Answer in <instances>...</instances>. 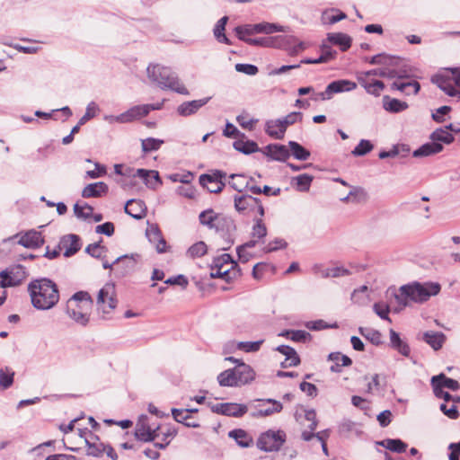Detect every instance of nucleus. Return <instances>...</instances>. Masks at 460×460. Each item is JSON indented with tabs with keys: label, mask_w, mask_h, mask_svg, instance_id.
Instances as JSON below:
<instances>
[{
	"label": "nucleus",
	"mask_w": 460,
	"mask_h": 460,
	"mask_svg": "<svg viewBox=\"0 0 460 460\" xmlns=\"http://www.w3.org/2000/svg\"><path fill=\"white\" fill-rule=\"evenodd\" d=\"M28 292L31 305L38 310H49L59 301L58 286L47 278L31 280L28 285Z\"/></svg>",
	"instance_id": "f257e3e1"
},
{
	"label": "nucleus",
	"mask_w": 460,
	"mask_h": 460,
	"mask_svg": "<svg viewBox=\"0 0 460 460\" xmlns=\"http://www.w3.org/2000/svg\"><path fill=\"white\" fill-rule=\"evenodd\" d=\"M148 78L162 90H172L182 95H189L190 92L180 81L177 74L170 67L161 65H150L147 69Z\"/></svg>",
	"instance_id": "f03ea898"
},
{
	"label": "nucleus",
	"mask_w": 460,
	"mask_h": 460,
	"mask_svg": "<svg viewBox=\"0 0 460 460\" xmlns=\"http://www.w3.org/2000/svg\"><path fill=\"white\" fill-rule=\"evenodd\" d=\"M93 305L88 292L78 291L67 300L66 314L75 324L85 327L90 322Z\"/></svg>",
	"instance_id": "7ed1b4c3"
},
{
	"label": "nucleus",
	"mask_w": 460,
	"mask_h": 460,
	"mask_svg": "<svg viewBox=\"0 0 460 460\" xmlns=\"http://www.w3.org/2000/svg\"><path fill=\"white\" fill-rule=\"evenodd\" d=\"M255 377V372L247 364L238 363L234 368L221 372L217 381L221 386L236 387L244 385Z\"/></svg>",
	"instance_id": "20e7f679"
},
{
	"label": "nucleus",
	"mask_w": 460,
	"mask_h": 460,
	"mask_svg": "<svg viewBox=\"0 0 460 460\" xmlns=\"http://www.w3.org/2000/svg\"><path fill=\"white\" fill-rule=\"evenodd\" d=\"M431 82L448 96L460 99V67L445 68L434 75Z\"/></svg>",
	"instance_id": "39448f33"
},
{
	"label": "nucleus",
	"mask_w": 460,
	"mask_h": 460,
	"mask_svg": "<svg viewBox=\"0 0 460 460\" xmlns=\"http://www.w3.org/2000/svg\"><path fill=\"white\" fill-rule=\"evenodd\" d=\"M409 293L410 298L412 303L422 304L428 301L431 296H437L440 290L441 286L438 282H418L413 281L411 283L406 284Z\"/></svg>",
	"instance_id": "423d86ee"
},
{
	"label": "nucleus",
	"mask_w": 460,
	"mask_h": 460,
	"mask_svg": "<svg viewBox=\"0 0 460 460\" xmlns=\"http://www.w3.org/2000/svg\"><path fill=\"white\" fill-rule=\"evenodd\" d=\"M96 303L102 317L104 319L109 318L111 312L117 306L116 289L113 283H106L100 289Z\"/></svg>",
	"instance_id": "0eeeda50"
},
{
	"label": "nucleus",
	"mask_w": 460,
	"mask_h": 460,
	"mask_svg": "<svg viewBox=\"0 0 460 460\" xmlns=\"http://www.w3.org/2000/svg\"><path fill=\"white\" fill-rule=\"evenodd\" d=\"M234 206L236 211L243 215H249L255 209H257L261 217L265 214L261 201L249 194L241 193L234 195Z\"/></svg>",
	"instance_id": "6e6552de"
},
{
	"label": "nucleus",
	"mask_w": 460,
	"mask_h": 460,
	"mask_svg": "<svg viewBox=\"0 0 460 460\" xmlns=\"http://www.w3.org/2000/svg\"><path fill=\"white\" fill-rule=\"evenodd\" d=\"M286 441V433L282 430H268L257 440L258 447L265 452L278 451Z\"/></svg>",
	"instance_id": "1a4fd4ad"
},
{
	"label": "nucleus",
	"mask_w": 460,
	"mask_h": 460,
	"mask_svg": "<svg viewBox=\"0 0 460 460\" xmlns=\"http://www.w3.org/2000/svg\"><path fill=\"white\" fill-rule=\"evenodd\" d=\"M26 277V270L22 265L7 268L0 272V288L19 286Z\"/></svg>",
	"instance_id": "9d476101"
},
{
	"label": "nucleus",
	"mask_w": 460,
	"mask_h": 460,
	"mask_svg": "<svg viewBox=\"0 0 460 460\" xmlns=\"http://www.w3.org/2000/svg\"><path fill=\"white\" fill-rule=\"evenodd\" d=\"M148 115V108L146 106L142 105H136L131 108H129L128 111H126L123 113H120L119 115L114 116H105V120L109 121L110 123H130L136 119H139L143 117H146Z\"/></svg>",
	"instance_id": "9b49d317"
},
{
	"label": "nucleus",
	"mask_w": 460,
	"mask_h": 460,
	"mask_svg": "<svg viewBox=\"0 0 460 460\" xmlns=\"http://www.w3.org/2000/svg\"><path fill=\"white\" fill-rule=\"evenodd\" d=\"M123 176L126 177H139L144 180L148 188L155 189L158 185L162 184L159 173L157 171L146 170V169H133L131 167H125Z\"/></svg>",
	"instance_id": "f8f14e48"
},
{
	"label": "nucleus",
	"mask_w": 460,
	"mask_h": 460,
	"mask_svg": "<svg viewBox=\"0 0 460 460\" xmlns=\"http://www.w3.org/2000/svg\"><path fill=\"white\" fill-rule=\"evenodd\" d=\"M226 173L222 171H216L212 174H202L199 176V183L211 193H219L226 186L224 180Z\"/></svg>",
	"instance_id": "ddd939ff"
},
{
	"label": "nucleus",
	"mask_w": 460,
	"mask_h": 460,
	"mask_svg": "<svg viewBox=\"0 0 460 460\" xmlns=\"http://www.w3.org/2000/svg\"><path fill=\"white\" fill-rule=\"evenodd\" d=\"M212 411L219 414L238 418L244 415L247 412L248 408L245 404L224 402L214 405L212 407Z\"/></svg>",
	"instance_id": "4468645a"
},
{
	"label": "nucleus",
	"mask_w": 460,
	"mask_h": 460,
	"mask_svg": "<svg viewBox=\"0 0 460 460\" xmlns=\"http://www.w3.org/2000/svg\"><path fill=\"white\" fill-rule=\"evenodd\" d=\"M321 55L318 58H304L301 60L303 64H322L333 60L337 56V51L332 49L330 44L325 40L320 46Z\"/></svg>",
	"instance_id": "2eb2a0df"
},
{
	"label": "nucleus",
	"mask_w": 460,
	"mask_h": 460,
	"mask_svg": "<svg viewBox=\"0 0 460 460\" xmlns=\"http://www.w3.org/2000/svg\"><path fill=\"white\" fill-rule=\"evenodd\" d=\"M59 246L64 250L65 257L73 256L81 249L80 238L73 234L65 235L62 237Z\"/></svg>",
	"instance_id": "dca6fc26"
},
{
	"label": "nucleus",
	"mask_w": 460,
	"mask_h": 460,
	"mask_svg": "<svg viewBox=\"0 0 460 460\" xmlns=\"http://www.w3.org/2000/svg\"><path fill=\"white\" fill-rule=\"evenodd\" d=\"M356 88L357 84L355 82L347 79L336 80L326 86V95H329L331 100L335 93L350 92Z\"/></svg>",
	"instance_id": "f3484780"
},
{
	"label": "nucleus",
	"mask_w": 460,
	"mask_h": 460,
	"mask_svg": "<svg viewBox=\"0 0 460 460\" xmlns=\"http://www.w3.org/2000/svg\"><path fill=\"white\" fill-rule=\"evenodd\" d=\"M210 97L184 102L177 107V112L180 116L188 117L195 114L200 108L206 105Z\"/></svg>",
	"instance_id": "a211bd4d"
},
{
	"label": "nucleus",
	"mask_w": 460,
	"mask_h": 460,
	"mask_svg": "<svg viewBox=\"0 0 460 460\" xmlns=\"http://www.w3.org/2000/svg\"><path fill=\"white\" fill-rule=\"evenodd\" d=\"M366 76H380L386 78H404L406 75V72L403 69L399 68H389V67H382V68H375L366 72H360Z\"/></svg>",
	"instance_id": "6ab92c4d"
},
{
	"label": "nucleus",
	"mask_w": 460,
	"mask_h": 460,
	"mask_svg": "<svg viewBox=\"0 0 460 460\" xmlns=\"http://www.w3.org/2000/svg\"><path fill=\"white\" fill-rule=\"evenodd\" d=\"M357 79L359 84L367 91V93L372 94L376 97L381 94V92L385 89V84L379 80H374L370 82L367 76L358 73Z\"/></svg>",
	"instance_id": "aec40b11"
},
{
	"label": "nucleus",
	"mask_w": 460,
	"mask_h": 460,
	"mask_svg": "<svg viewBox=\"0 0 460 460\" xmlns=\"http://www.w3.org/2000/svg\"><path fill=\"white\" fill-rule=\"evenodd\" d=\"M214 230L222 237H229L232 234V233L235 231V225L231 217L220 214L216 222Z\"/></svg>",
	"instance_id": "412c9836"
},
{
	"label": "nucleus",
	"mask_w": 460,
	"mask_h": 460,
	"mask_svg": "<svg viewBox=\"0 0 460 460\" xmlns=\"http://www.w3.org/2000/svg\"><path fill=\"white\" fill-rule=\"evenodd\" d=\"M125 212L135 219H142L146 215V206L141 199H129L125 205Z\"/></svg>",
	"instance_id": "4be33fe9"
},
{
	"label": "nucleus",
	"mask_w": 460,
	"mask_h": 460,
	"mask_svg": "<svg viewBox=\"0 0 460 460\" xmlns=\"http://www.w3.org/2000/svg\"><path fill=\"white\" fill-rule=\"evenodd\" d=\"M148 418L142 415L136 425L135 437L137 439L143 442L154 441V437L151 436V428L147 423Z\"/></svg>",
	"instance_id": "5701e85b"
},
{
	"label": "nucleus",
	"mask_w": 460,
	"mask_h": 460,
	"mask_svg": "<svg viewBox=\"0 0 460 460\" xmlns=\"http://www.w3.org/2000/svg\"><path fill=\"white\" fill-rule=\"evenodd\" d=\"M264 154L270 157L272 160L284 162L286 161L290 154L288 147L280 144H270L265 147Z\"/></svg>",
	"instance_id": "b1692460"
},
{
	"label": "nucleus",
	"mask_w": 460,
	"mask_h": 460,
	"mask_svg": "<svg viewBox=\"0 0 460 460\" xmlns=\"http://www.w3.org/2000/svg\"><path fill=\"white\" fill-rule=\"evenodd\" d=\"M326 41L338 46L341 51H347L351 46L352 39L343 32H330L327 34Z\"/></svg>",
	"instance_id": "393cba45"
},
{
	"label": "nucleus",
	"mask_w": 460,
	"mask_h": 460,
	"mask_svg": "<svg viewBox=\"0 0 460 460\" xmlns=\"http://www.w3.org/2000/svg\"><path fill=\"white\" fill-rule=\"evenodd\" d=\"M430 385L432 387H437L438 385V388H447L451 391H458L460 389V384L457 380L449 378L443 373L432 376Z\"/></svg>",
	"instance_id": "a878e982"
},
{
	"label": "nucleus",
	"mask_w": 460,
	"mask_h": 460,
	"mask_svg": "<svg viewBox=\"0 0 460 460\" xmlns=\"http://www.w3.org/2000/svg\"><path fill=\"white\" fill-rule=\"evenodd\" d=\"M18 243L26 248H37L43 243V238L40 232L30 230L20 237Z\"/></svg>",
	"instance_id": "bb28decb"
},
{
	"label": "nucleus",
	"mask_w": 460,
	"mask_h": 460,
	"mask_svg": "<svg viewBox=\"0 0 460 460\" xmlns=\"http://www.w3.org/2000/svg\"><path fill=\"white\" fill-rule=\"evenodd\" d=\"M108 185L103 181H98L86 185L83 191V198H99L105 195L108 192Z\"/></svg>",
	"instance_id": "cd10ccee"
},
{
	"label": "nucleus",
	"mask_w": 460,
	"mask_h": 460,
	"mask_svg": "<svg viewBox=\"0 0 460 460\" xmlns=\"http://www.w3.org/2000/svg\"><path fill=\"white\" fill-rule=\"evenodd\" d=\"M114 264H116L115 270L118 272V274L124 276L135 268V255L120 256L114 261Z\"/></svg>",
	"instance_id": "c85d7f7f"
},
{
	"label": "nucleus",
	"mask_w": 460,
	"mask_h": 460,
	"mask_svg": "<svg viewBox=\"0 0 460 460\" xmlns=\"http://www.w3.org/2000/svg\"><path fill=\"white\" fill-rule=\"evenodd\" d=\"M328 359L333 362L330 367V370L333 373H340L342 367H349L352 364V360L348 356L340 352L330 353Z\"/></svg>",
	"instance_id": "c756f323"
},
{
	"label": "nucleus",
	"mask_w": 460,
	"mask_h": 460,
	"mask_svg": "<svg viewBox=\"0 0 460 460\" xmlns=\"http://www.w3.org/2000/svg\"><path fill=\"white\" fill-rule=\"evenodd\" d=\"M408 107L409 105L406 102H402L395 98H391L388 95H385L383 97V108L390 113L402 112L407 110Z\"/></svg>",
	"instance_id": "7c9ffc66"
},
{
	"label": "nucleus",
	"mask_w": 460,
	"mask_h": 460,
	"mask_svg": "<svg viewBox=\"0 0 460 460\" xmlns=\"http://www.w3.org/2000/svg\"><path fill=\"white\" fill-rule=\"evenodd\" d=\"M444 149L441 143L431 141L416 149L412 155L414 157H425L440 153Z\"/></svg>",
	"instance_id": "2f4dec72"
},
{
	"label": "nucleus",
	"mask_w": 460,
	"mask_h": 460,
	"mask_svg": "<svg viewBox=\"0 0 460 460\" xmlns=\"http://www.w3.org/2000/svg\"><path fill=\"white\" fill-rule=\"evenodd\" d=\"M265 131L275 139H282L286 132L279 119L266 121Z\"/></svg>",
	"instance_id": "473e14b6"
},
{
	"label": "nucleus",
	"mask_w": 460,
	"mask_h": 460,
	"mask_svg": "<svg viewBox=\"0 0 460 460\" xmlns=\"http://www.w3.org/2000/svg\"><path fill=\"white\" fill-rule=\"evenodd\" d=\"M296 40L293 36H279V43H281L285 45L286 48H283L284 49L288 50V54L290 56H296L299 52L305 50L306 49V45L305 42L300 41L298 44H296L294 47H289V45L293 42H296Z\"/></svg>",
	"instance_id": "72a5a7b5"
},
{
	"label": "nucleus",
	"mask_w": 460,
	"mask_h": 460,
	"mask_svg": "<svg viewBox=\"0 0 460 460\" xmlns=\"http://www.w3.org/2000/svg\"><path fill=\"white\" fill-rule=\"evenodd\" d=\"M228 185L240 194L249 188V180L244 174H231L227 181Z\"/></svg>",
	"instance_id": "f704fd0d"
},
{
	"label": "nucleus",
	"mask_w": 460,
	"mask_h": 460,
	"mask_svg": "<svg viewBox=\"0 0 460 460\" xmlns=\"http://www.w3.org/2000/svg\"><path fill=\"white\" fill-rule=\"evenodd\" d=\"M314 177L307 173H303L291 178V185L297 191L305 192L308 191Z\"/></svg>",
	"instance_id": "c9c22d12"
},
{
	"label": "nucleus",
	"mask_w": 460,
	"mask_h": 460,
	"mask_svg": "<svg viewBox=\"0 0 460 460\" xmlns=\"http://www.w3.org/2000/svg\"><path fill=\"white\" fill-rule=\"evenodd\" d=\"M367 199V193L362 187H351L349 194L341 198V200L346 203H363Z\"/></svg>",
	"instance_id": "e433bc0d"
},
{
	"label": "nucleus",
	"mask_w": 460,
	"mask_h": 460,
	"mask_svg": "<svg viewBox=\"0 0 460 460\" xmlns=\"http://www.w3.org/2000/svg\"><path fill=\"white\" fill-rule=\"evenodd\" d=\"M227 22H228L227 16H223L222 18H220L217 22V23L213 29V34L218 42L225 43L226 45H232V41L225 34L226 25Z\"/></svg>",
	"instance_id": "4c0bfd02"
},
{
	"label": "nucleus",
	"mask_w": 460,
	"mask_h": 460,
	"mask_svg": "<svg viewBox=\"0 0 460 460\" xmlns=\"http://www.w3.org/2000/svg\"><path fill=\"white\" fill-rule=\"evenodd\" d=\"M390 343L392 348L396 349L402 356L408 357L410 355L411 349L409 345L403 341L399 334L393 329L390 330Z\"/></svg>",
	"instance_id": "58836bf2"
},
{
	"label": "nucleus",
	"mask_w": 460,
	"mask_h": 460,
	"mask_svg": "<svg viewBox=\"0 0 460 460\" xmlns=\"http://www.w3.org/2000/svg\"><path fill=\"white\" fill-rule=\"evenodd\" d=\"M377 445L398 454L405 452L408 447V445L399 438H386L382 441H378Z\"/></svg>",
	"instance_id": "ea45409f"
},
{
	"label": "nucleus",
	"mask_w": 460,
	"mask_h": 460,
	"mask_svg": "<svg viewBox=\"0 0 460 460\" xmlns=\"http://www.w3.org/2000/svg\"><path fill=\"white\" fill-rule=\"evenodd\" d=\"M228 436L234 439L237 445L242 447H249L252 444V437L243 429H233L229 431Z\"/></svg>",
	"instance_id": "a19ab883"
},
{
	"label": "nucleus",
	"mask_w": 460,
	"mask_h": 460,
	"mask_svg": "<svg viewBox=\"0 0 460 460\" xmlns=\"http://www.w3.org/2000/svg\"><path fill=\"white\" fill-rule=\"evenodd\" d=\"M423 340L435 350L439 349L446 340L445 335L438 332H427L423 334Z\"/></svg>",
	"instance_id": "79ce46f5"
},
{
	"label": "nucleus",
	"mask_w": 460,
	"mask_h": 460,
	"mask_svg": "<svg viewBox=\"0 0 460 460\" xmlns=\"http://www.w3.org/2000/svg\"><path fill=\"white\" fill-rule=\"evenodd\" d=\"M346 18L347 14L336 8L328 9L322 14V22L328 24H334L340 21L345 20Z\"/></svg>",
	"instance_id": "37998d69"
},
{
	"label": "nucleus",
	"mask_w": 460,
	"mask_h": 460,
	"mask_svg": "<svg viewBox=\"0 0 460 460\" xmlns=\"http://www.w3.org/2000/svg\"><path fill=\"white\" fill-rule=\"evenodd\" d=\"M406 285L400 287L398 292L394 293V297L399 306V308H395L394 312H399L402 308L410 305L411 300L410 298V293L408 291Z\"/></svg>",
	"instance_id": "c03bdc74"
},
{
	"label": "nucleus",
	"mask_w": 460,
	"mask_h": 460,
	"mask_svg": "<svg viewBox=\"0 0 460 460\" xmlns=\"http://www.w3.org/2000/svg\"><path fill=\"white\" fill-rule=\"evenodd\" d=\"M384 63H383V66L385 67H389V68H401V69H403L405 70V77H409L410 76V72H411V69L409 68V66L405 64L404 60L399 57H394V56H389V55H386L385 54V58H384Z\"/></svg>",
	"instance_id": "a18cd8bd"
},
{
	"label": "nucleus",
	"mask_w": 460,
	"mask_h": 460,
	"mask_svg": "<svg viewBox=\"0 0 460 460\" xmlns=\"http://www.w3.org/2000/svg\"><path fill=\"white\" fill-rule=\"evenodd\" d=\"M261 402H266L268 403H271L272 407H269L266 409H261L257 411L256 412L252 413V417H265L270 416L273 413L280 412L283 409L282 403L274 399H265L260 400Z\"/></svg>",
	"instance_id": "49530a36"
},
{
	"label": "nucleus",
	"mask_w": 460,
	"mask_h": 460,
	"mask_svg": "<svg viewBox=\"0 0 460 460\" xmlns=\"http://www.w3.org/2000/svg\"><path fill=\"white\" fill-rule=\"evenodd\" d=\"M219 215V213H216L213 209L209 208L199 214V220L202 226H207L210 230H214Z\"/></svg>",
	"instance_id": "de8ad7c7"
},
{
	"label": "nucleus",
	"mask_w": 460,
	"mask_h": 460,
	"mask_svg": "<svg viewBox=\"0 0 460 460\" xmlns=\"http://www.w3.org/2000/svg\"><path fill=\"white\" fill-rule=\"evenodd\" d=\"M234 32L240 40L245 42L248 39H250L248 36L259 33L258 24H245L237 26L234 28Z\"/></svg>",
	"instance_id": "09e8293b"
},
{
	"label": "nucleus",
	"mask_w": 460,
	"mask_h": 460,
	"mask_svg": "<svg viewBox=\"0 0 460 460\" xmlns=\"http://www.w3.org/2000/svg\"><path fill=\"white\" fill-rule=\"evenodd\" d=\"M245 43L252 46L274 47V48H286L285 45L279 43V37L273 38H258L248 39Z\"/></svg>",
	"instance_id": "8fccbe9b"
},
{
	"label": "nucleus",
	"mask_w": 460,
	"mask_h": 460,
	"mask_svg": "<svg viewBox=\"0 0 460 460\" xmlns=\"http://www.w3.org/2000/svg\"><path fill=\"white\" fill-rule=\"evenodd\" d=\"M226 266H231L232 268H236L237 264L234 262L232 259V257L227 253H223L218 257H216L213 260L212 265H211V271L212 270H222V267Z\"/></svg>",
	"instance_id": "3c124183"
},
{
	"label": "nucleus",
	"mask_w": 460,
	"mask_h": 460,
	"mask_svg": "<svg viewBox=\"0 0 460 460\" xmlns=\"http://www.w3.org/2000/svg\"><path fill=\"white\" fill-rule=\"evenodd\" d=\"M392 89H396L405 94H410V89H412V93L417 94L420 89V85L417 81H410L406 83L394 82Z\"/></svg>",
	"instance_id": "603ef678"
},
{
	"label": "nucleus",
	"mask_w": 460,
	"mask_h": 460,
	"mask_svg": "<svg viewBox=\"0 0 460 460\" xmlns=\"http://www.w3.org/2000/svg\"><path fill=\"white\" fill-rule=\"evenodd\" d=\"M430 139L432 141H435L436 143L442 142L444 144L449 145L454 142L455 137L451 133H449L443 128H437L435 131L431 133Z\"/></svg>",
	"instance_id": "864d4df0"
},
{
	"label": "nucleus",
	"mask_w": 460,
	"mask_h": 460,
	"mask_svg": "<svg viewBox=\"0 0 460 460\" xmlns=\"http://www.w3.org/2000/svg\"><path fill=\"white\" fill-rule=\"evenodd\" d=\"M288 146L293 156L300 161H305L310 157V152L296 141H289Z\"/></svg>",
	"instance_id": "5fc2aeb1"
},
{
	"label": "nucleus",
	"mask_w": 460,
	"mask_h": 460,
	"mask_svg": "<svg viewBox=\"0 0 460 460\" xmlns=\"http://www.w3.org/2000/svg\"><path fill=\"white\" fill-rule=\"evenodd\" d=\"M238 270L235 268H232L231 266L222 267V270H212L210 272V277L212 279H225L226 281H230L233 278L236 277Z\"/></svg>",
	"instance_id": "6e6d98bb"
},
{
	"label": "nucleus",
	"mask_w": 460,
	"mask_h": 460,
	"mask_svg": "<svg viewBox=\"0 0 460 460\" xmlns=\"http://www.w3.org/2000/svg\"><path fill=\"white\" fill-rule=\"evenodd\" d=\"M358 332L363 337H365L367 340H368L372 344L379 345L382 343V335H381L380 332L374 330V329L364 328V327H359Z\"/></svg>",
	"instance_id": "4d7b16f0"
},
{
	"label": "nucleus",
	"mask_w": 460,
	"mask_h": 460,
	"mask_svg": "<svg viewBox=\"0 0 460 460\" xmlns=\"http://www.w3.org/2000/svg\"><path fill=\"white\" fill-rule=\"evenodd\" d=\"M276 350L286 356L288 360L291 359V363L288 365H299L300 358L295 349L288 345H279L276 348Z\"/></svg>",
	"instance_id": "13d9d810"
},
{
	"label": "nucleus",
	"mask_w": 460,
	"mask_h": 460,
	"mask_svg": "<svg viewBox=\"0 0 460 460\" xmlns=\"http://www.w3.org/2000/svg\"><path fill=\"white\" fill-rule=\"evenodd\" d=\"M234 147L245 155L254 153L258 150V145L253 141H235Z\"/></svg>",
	"instance_id": "bf43d9fd"
},
{
	"label": "nucleus",
	"mask_w": 460,
	"mask_h": 460,
	"mask_svg": "<svg viewBox=\"0 0 460 460\" xmlns=\"http://www.w3.org/2000/svg\"><path fill=\"white\" fill-rule=\"evenodd\" d=\"M14 372L8 367L0 369V386L4 389L10 387L13 383Z\"/></svg>",
	"instance_id": "052dcab7"
},
{
	"label": "nucleus",
	"mask_w": 460,
	"mask_h": 460,
	"mask_svg": "<svg viewBox=\"0 0 460 460\" xmlns=\"http://www.w3.org/2000/svg\"><path fill=\"white\" fill-rule=\"evenodd\" d=\"M177 435V430L174 428H167L162 431V442H155L154 446L159 449H164L170 444V438H174Z\"/></svg>",
	"instance_id": "680f3d73"
},
{
	"label": "nucleus",
	"mask_w": 460,
	"mask_h": 460,
	"mask_svg": "<svg viewBox=\"0 0 460 460\" xmlns=\"http://www.w3.org/2000/svg\"><path fill=\"white\" fill-rule=\"evenodd\" d=\"M163 144L164 140L162 139L147 137L142 140L141 146L144 153H149L158 150Z\"/></svg>",
	"instance_id": "e2e57ef3"
},
{
	"label": "nucleus",
	"mask_w": 460,
	"mask_h": 460,
	"mask_svg": "<svg viewBox=\"0 0 460 460\" xmlns=\"http://www.w3.org/2000/svg\"><path fill=\"white\" fill-rule=\"evenodd\" d=\"M281 31L286 32L288 31L287 28L276 23H270V22H261L258 23V32L259 33H266V34H271L273 32Z\"/></svg>",
	"instance_id": "0e129e2a"
},
{
	"label": "nucleus",
	"mask_w": 460,
	"mask_h": 460,
	"mask_svg": "<svg viewBox=\"0 0 460 460\" xmlns=\"http://www.w3.org/2000/svg\"><path fill=\"white\" fill-rule=\"evenodd\" d=\"M374 146L369 140L362 139L359 141L358 146L352 150L351 154L354 156H363L372 151Z\"/></svg>",
	"instance_id": "69168bd1"
},
{
	"label": "nucleus",
	"mask_w": 460,
	"mask_h": 460,
	"mask_svg": "<svg viewBox=\"0 0 460 460\" xmlns=\"http://www.w3.org/2000/svg\"><path fill=\"white\" fill-rule=\"evenodd\" d=\"M374 312L383 320H385L389 323L392 322L389 317L390 306L384 302L375 303L373 305Z\"/></svg>",
	"instance_id": "338daca9"
},
{
	"label": "nucleus",
	"mask_w": 460,
	"mask_h": 460,
	"mask_svg": "<svg viewBox=\"0 0 460 460\" xmlns=\"http://www.w3.org/2000/svg\"><path fill=\"white\" fill-rule=\"evenodd\" d=\"M99 111V106L96 102H91L86 107L84 115L79 119V125H84L91 119L94 118Z\"/></svg>",
	"instance_id": "774afa93"
}]
</instances>
